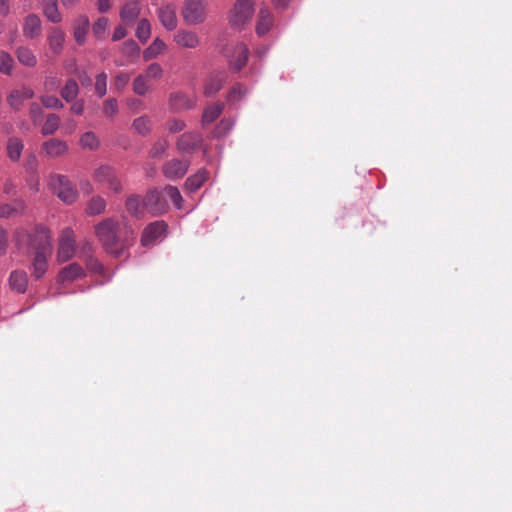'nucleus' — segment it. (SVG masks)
<instances>
[{"instance_id": "obj_31", "label": "nucleus", "mask_w": 512, "mask_h": 512, "mask_svg": "<svg viewBox=\"0 0 512 512\" xmlns=\"http://www.w3.org/2000/svg\"><path fill=\"white\" fill-rule=\"evenodd\" d=\"M24 143L20 138L11 137L7 142V154L12 161H18L21 157Z\"/></svg>"}, {"instance_id": "obj_22", "label": "nucleus", "mask_w": 512, "mask_h": 512, "mask_svg": "<svg viewBox=\"0 0 512 512\" xmlns=\"http://www.w3.org/2000/svg\"><path fill=\"white\" fill-rule=\"evenodd\" d=\"M273 26V17L271 12L266 8H261L258 14V20L256 25V33L259 36H263L269 32Z\"/></svg>"}, {"instance_id": "obj_36", "label": "nucleus", "mask_w": 512, "mask_h": 512, "mask_svg": "<svg viewBox=\"0 0 512 512\" xmlns=\"http://www.w3.org/2000/svg\"><path fill=\"white\" fill-rule=\"evenodd\" d=\"M79 86L77 82L70 79L66 82L65 86L61 90V96L66 102H71L78 96Z\"/></svg>"}, {"instance_id": "obj_57", "label": "nucleus", "mask_w": 512, "mask_h": 512, "mask_svg": "<svg viewBox=\"0 0 512 512\" xmlns=\"http://www.w3.org/2000/svg\"><path fill=\"white\" fill-rule=\"evenodd\" d=\"M126 35H127L126 29L123 26L119 25L115 28V30L113 32L112 40L119 41L122 38H124Z\"/></svg>"}, {"instance_id": "obj_9", "label": "nucleus", "mask_w": 512, "mask_h": 512, "mask_svg": "<svg viewBox=\"0 0 512 512\" xmlns=\"http://www.w3.org/2000/svg\"><path fill=\"white\" fill-rule=\"evenodd\" d=\"M144 205L152 216L162 215L167 212L168 204L157 189L149 190L144 197Z\"/></svg>"}, {"instance_id": "obj_34", "label": "nucleus", "mask_w": 512, "mask_h": 512, "mask_svg": "<svg viewBox=\"0 0 512 512\" xmlns=\"http://www.w3.org/2000/svg\"><path fill=\"white\" fill-rule=\"evenodd\" d=\"M149 79L146 78L143 74L138 75L133 81V91L135 94L139 96L146 95L149 91L152 90V86L149 83Z\"/></svg>"}, {"instance_id": "obj_5", "label": "nucleus", "mask_w": 512, "mask_h": 512, "mask_svg": "<svg viewBox=\"0 0 512 512\" xmlns=\"http://www.w3.org/2000/svg\"><path fill=\"white\" fill-rule=\"evenodd\" d=\"M49 187L61 201L66 204L74 203L78 198V191L73 187L70 180L60 174H52L48 181Z\"/></svg>"}, {"instance_id": "obj_7", "label": "nucleus", "mask_w": 512, "mask_h": 512, "mask_svg": "<svg viewBox=\"0 0 512 512\" xmlns=\"http://www.w3.org/2000/svg\"><path fill=\"white\" fill-rule=\"evenodd\" d=\"M93 177L95 181L107 185L108 189L114 193H120L123 190L120 179L110 166H100L94 171Z\"/></svg>"}, {"instance_id": "obj_1", "label": "nucleus", "mask_w": 512, "mask_h": 512, "mask_svg": "<svg viewBox=\"0 0 512 512\" xmlns=\"http://www.w3.org/2000/svg\"><path fill=\"white\" fill-rule=\"evenodd\" d=\"M94 232L103 249L114 257L123 256L134 244L136 235L128 223L123 222L121 226L112 217L105 218L96 224Z\"/></svg>"}, {"instance_id": "obj_39", "label": "nucleus", "mask_w": 512, "mask_h": 512, "mask_svg": "<svg viewBox=\"0 0 512 512\" xmlns=\"http://www.w3.org/2000/svg\"><path fill=\"white\" fill-rule=\"evenodd\" d=\"M134 130L140 135H147L151 131V120L147 116H141L133 121Z\"/></svg>"}, {"instance_id": "obj_40", "label": "nucleus", "mask_w": 512, "mask_h": 512, "mask_svg": "<svg viewBox=\"0 0 512 512\" xmlns=\"http://www.w3.org/2000/svg\"><path fill=\"white\" fill-rule=\"evenodd\" d=\"M80 145L83 149L95 150L99 146V140L93 132H86L80 138Z\"/></svg>"}, {"instance_id": "obj_55", "label": "nucleus", "mask_w": 512, "mask_h": 512, "mask_svg": "<svg viewBox=\"0 0 512 512\" xmlns=\"http://www.w3.org/2000/svg\"><path fill=\"white\" fill-rule=\"evenodd\" d=\"M86 267L89 271L97 274H102L104 270L103 265L97 259L92 257L87 260Z\"/></svg>"}, {"instance_id": "obj_8", "label": "nucleus", "mask_w": 512, "mask_h": 512, "mask_svg": "<svg viewBox=\"0 0 512 512\" xmlns=\"http://www.w3.org/2000/svg\"><path fill=\"white\" fill-rule=\"evenodd\" d=\"M224 55L229 58V63L235 71L241 70L248 59V49L242 43H236L227 46L223 50Z\"/></svg>"}, {"instance_id": "obj_59", "label": "nucleus", "mask_w": 512, "mask_h": 512, "mask_svg": "<svg viewBox=\"0 0 512 512\" xmlns=\"http://www.w3.org/2000/svg\"><path fill=\"white\" fill-rule=\"evenodd\" d=\"M97 7L101 13L108 11L110 9V0H98Z\"/></svg>"}, {"instance_id": "obj_61", "label": "nucleus", "mask_w": 512, "mask_h": 512, "mask_svg": "<svg viewBox=\"0 0 512 512\" xmlns=\"http://www.w3.org/2000/svg\"><path fill=\"white\" fill-rule=\"evenodd\" d=\"M83 109H84V105H83V102L82 101H78V102H75L72 106H71V111L75 114H82L83 112Z\"/></svg>"}, {"instance_id": "obj_51", "label": "nucleus", "mask_w": 512, "mask_h": 512, "mask_svg": "<svg viewBox=\"0 0 512 512\" xmlns=\"http://www.w3.org/2000/svg\"><path fill=\"white\" fill-rule=\"evenodd\" d=\"M118 112V102L115 98H109L103 103V114L113 117Z\"/></svg>"}, {"instance_id": "obj_16", "label": "nucleus", "mask_w": 512, "mask_h": 512, "mask_svg": "<svg viewBox=\"0 0 512 512\" xmlns=\"http://www.w3.org/2000/svg\"><path fill=\"white\" fill-rule=\"evenodd\" d=\"M44 154L49 158L61 157L68 152V145L65 141L52 138L42 144Z\"/></svg>"}, {"instance_id": "obj_13", "label": "nucleus", "mask_w": 512, "mask_h": 512, "mask_svg": "<svg viewBox=\"0 0 512 512\" xmlns=\"http://www.w3.org/2000/svg\"><path fill=\"white\" fill-rule=\"evenodd\" d=\"M34 95V91L31 88L22 86L20 88L13 89L7 95V103L13 110L19 111L22 108L24 102L33 98Z\"/></svg>"}, {"instance_id": "obj_11", "label": "nucleus", "mask_w": 512, "mask_h": 512, "mask_svg": "<svg viewBox=\"0 0 512 512\" xmlns=\"http://www.w3.org/2000/svg\"><path fill=\"white\" fill-rule=\"evenodd\" d=\"M157 16L161 25L168 31H173L177 28L178 19L176 14V5L173 3L163 4L157 10Z\"/></svg>"}, {"instance_id": "obj_38", "label": "nucleus", "mask_w": 512, "mask_h": 512, "mask_svg": "<svg viewBox=\"0 0 512 512\" xmlns=\"http://www.w3.org/2000/svg\"><path fill=\"white\" fill-rule=\"evenodd\" d=\"M163 192L171 199L176 209H182L184 200L177 187L167 185Z\"/></svg>"}, {"instance_id": "obj_17", "label": "nucleus", "mask_w": 512, "mask_h": 512, "mask_svg": "<svg viewBox=\"0 0 512 512\" xmlns=\"http://www.w3.org/2000/svg\"><path fill=\"white\" fill-rule=\"evenodd\" d=\"M84 275L85 272L79 264L71 263L59 271L58 282L61 284L72 283Z\"/></svg>"}, {"instance_id": "obj_10", "label": "nucleus", "mask_w": 512, "mask_h": 512, "mask_svg": "<svg viewBox=\"0 0 512 512\" xmlns=\"http://www.w3.org/2000/svg\"><path fill=\"white\" fill-rule=\"evenodd\" d=\"M174 43L183 49H196L201 44L199 35L188 29H179L173 35Z\"/></svg>"}, {"instance_id": "obj_53", "label": "nucleus", "mask_w": 512, "mask_h": 512, "mask_svg": "<svg viewBox=\"0 0 512 512\" xmlns=\"http://www.w3.org/2000/svg\"><path fill=\"white\" fill-rule=\"evenodd\" d=\"M168 148V142L166 140L157 141L152 149L150 150L151 157H160Z\"/></svg>"}, {"instance_id": "obj_60", "label": "nucleus", "mask_w": 512, "mask_h": 512, "mask_svg": "<svg viewBox=\"0 0 512 512\" xmlns=\"http://www.w3.org/2000/svg\"><path fill=\"white\" fill-rule=\"evenodd\" d=\"M9 11L10 7L8 0H0V15L7 16Z\"/></svg>"}, {"instance_id": "obj_41", "label": "nucleus", "mask_w": 512, "mask_h": 512, "mask_svg": "<svg viewBox=\"0 0 512 512\" xmlns=\"http://www.w3.org/2000/svg\"><path fill=\"white\" fill-rule=\"evenodd\" d=\"M151 35V25L147 19H141L136 29V37L141 42H146Z\"/></svg>"}, {"instance_id": "obj_62", "label": "nucleus", "mask_w": 512, "mask_h": 512, "mask_svg": "<svg viewBox=\"0 0 512 512\" xmlns=\"http://www.w3.org/2000/svg\"><path fill=\"white\" fill-rule=\"evenodd\" d=\"M6 248V234L3 229H0V253Z\"/></svg>"}, {"instance_id": "obj_21", "label": "nucleus", "mask_w": 512, "mask_h": 512, "mask_svg": "<svg viewBox=\"0 0 512 512\" xmlns=\"http://www.w3.org/2000/svg\"><path fill=\"white\" fill-rule=\"evenodd\" d=\"M126 209L128 213L136 218H142L147 212L144 205V198L140 199L138 195H131L126 200Z\"/></svg>"}, {"instance_id": "obj_28", "label": "nucleus", "mask_w": 512, "mask_h": 512, "mask_svg": "<svg viewBox=\"0 0 512 512\" xmlns=\"http://www.w3.org/2000/svg\"><path fill=\"white\" fill-rule=\"evenodd\" d=\"M170 106L175 110L191 109L195 106V100L182 93H175L170 96Z\"/></svg>"}, {"instance_id": "obj_33", "label": "nucleus", "mask_w": 512, "mask_h": 512, "mask_svg": "<svg viewBox=\"0 0 512 512\" xmlns=\"http://www.w3.org/2000/svg\"><path fill=\"white\" fill-rule=\"evenodd\" d=\"M223 109L224 105L222 103H215L206 107L202 115V123L204 125L212 123L220 116Z\"/></svg>"}, {"instance_id": "obj_54", "label": "nucleus", "mask_w": 512, "mask_h": 512, "mask_svg": "<svg viewBox=\"0 0 512 512\" xmlns=\"http://www.w3.org/2000/svg\"><path fill=\"white\" fill-rule=\"evenodd\" d=\"M166 128L171 133H177L185 128V123L180 119H171L166 123Z\"/></svg>"}, {"instance_id": "obj_52", "label": "nucleus", "mask_w": 512, "mask_h": 512, "mask_svg": "<svg viewBox=\"0 0 512 512\" xmlns=\"http://www.w3.org/2000/svg\"><path fill=\"white\" fill-rule=\"evenodd\" d=\"M29 115L34 124L40 122L43 115L41 106L36 102L31 103L29 106Z\"/></svg>"}, {"instance_id": "obj_58", "label": "nucleus", "mask_w": 512, "mask_h": 512, "mask_svg": "<svg viewBox=\"0 0 512 512\" xmlns=\"http://www.w3.org/2000/svg\"><path fill=\"white\" fill-rule=\"evenodd\" d=\"M36 166H37V158H36V156L33 155V154L29 155L27 160H26V168L28 170L34 171L36 169Z\"/></svg>"}, {"instance_id": "obj_45", "label": "nucleus", "mask_w": 512, "mask_h": 512, "mask_svg": "<svg viewBox=\"0 0 512 512\" xmlns=\"http://www.w3.org/2000/svg\"><path fill=\"white\" fill-rule=\"evenodd\" d=\"M234 126V121L232 119H223L214 129L215 137H223L226 135Z\"/></svg>"}, {"instance_id": "obj_27", "label": "nucleus", "mask_w": 512, "mask_h": 512, "mask_svg": "<svg viewBox=\"0 0 512 512\" xmlns=\"http://www.w3.org/2000/svg\"><path fill=\"white\" fill-rule=\"evenodd\" d=\"M226 80V76L224 73H218L210 76L204 86V94L206 96L215 95L223 86Z\"/></svg>"}, {"instance_id": "obj_29", "label": "nucleus", "mask_w": 512, "mask_h": 512, "mask_svg": "<svg viewBox=\"0 0 512 512\" xmlns=\"http://www.w3.org/2000/svg\"><path fill=\"white\" fill-rule=\"evenodd\" d=\"M167 46L160 38H155L153 42L144 50L143 58L145 61L157 58L160 54L165 52Z\"/></svg>"}, {"instance_id": "obj_14", "label": "nucleus", "mask_w": 512, "mask_h": 512, "mask_svg": "<svg viewBox=\"0 0 512 512\" xmlns=\"http://www.w3.org/2000/svg\"><path fill=\"white\" fill-rule=\"evenodd\" d=\"M189 165L187 160L173 159L164 164L163 174L171 180L182 178L186 174Z\"/></svg>"}, {"instance_id": "obj_2", "label": "nucleus", "mask_w": 512, "mask_h": 512, "mask_svg": "<svg viewBox=\"0 0 512 512\" xmlns=\"http://www.w3.org/2000/svg\"><path fill=\"white\" fill-rule=\"evenodd\" d=\"M16 240L19 246H25L35 250L31 262L32 274L35 279H41L48 270V258L52 253L50 230L38 225L32 232L17 231Z\"/></svg>"}, {"instance_id": "obj_35", "label": "nucleus", "mask_w": 512, "mask_h": 512, "mask_svg": "<svg viewBox=\"0 0 512 512\" xmlns=\"http://www.w3.org/2000/svg\"><path fill=\"white\" fill-rule=\"evenodd\" d=\"M60 126V118L56 114H49L46 117L41 133L44 136L53 135Z\"/></svg>"}, {"instance_id": "obj_48", "label": "nucleus", "mask_w": 512, "mask_h": 512, "mask_svg": "<svg viewBox=\"0 0 512 512\" xmlns=\"http://www.w3.org/2000/svg\"><path fill=\"white\" fill-rule=\"evenodd\" d=\"M43 13L48 18V20L53 23H58L62 19V16L58 10L57 3L43 8Z\"/></svg>"}, {"instance_id": "obj_63", "label": "nucleus", "mask_w": 512, "mask_h": 512, "mask_svg": "<svg viewBox=\"0 0 512 512\" xmlns=\"http://www.w3.org/2000/svg\"><path fill=\"white\" fill-rule=\"evenodd\" d=\"M291 0H273V3L276 7L285 8L288 6Z\"/></svg>"}, {"instance_id": "obj_32", "label": "nucleus", "mask_w": 512, "mask_h": 512, "mask_svg": "<svg viewBox=\"0 0 512 512\" xmlns=\"http://www.w3.org/2000/svg\"><path fill=\"white\" fill-rule=\"evenodd\" d=\"M207 177V172L205 170H200L196 174L186 179L185 188L190 192H194L203 185V183L207 180Z\"/></svg>"}, {"instance_id": "obj_43", "label": "nucleus", "mask_w": 512, "mask_h": 512, "mask_svg": "<svg viewBox=\"0 0 512 512\" xmlns=\"http://www.w3.org/2000/svg\"><path fill=\"white\" fill-rule=\"evenodd\" d=\"M163 73L162 66L157 62H153L146 68L143 75L149 80H158L163 76Z\"/></svg>"}, {"instance_id": "obj_37", "label": "nucleus", "mask_w": 512, "mask_h": 512, "mask_svg": "<svg viewBox=\"0 0 512 512\" xmlns=\"http://www.w3.org/2000/svg\"><path fill=\"white\" fill-rule=\"evenodd\" d=\"M25 209V203L22 200H16L13 204L0 205V217H10L15 213H21Z\"/></svg>"}, {"instance_id": "obj_23", "label": "nucleus", "mask_w": 512, "mask_h": 512, "mask_svg": "<svg viewBox=\"0 0 512 512\" xmlns=\"http://www.w3.org/2000/svg\"><path fill=\"white\" fill-rule=\"evenodd\" d=\"M90 26L89 19L86 16H79L74 21V38L75 41L82 45L86 40V35L88 33Z\"/></svg>"}, {"instance_id": "obj_49", "label": "nucleus", "mask_w": 512, "mask_h": 512, "mask_svg": "<svg viewBox=\"0 0 512 512\" xmlns=\"http://www.w3.org/2000/svg\"><path fill=\"white\" fill-rule=\"evenodd\" d=\"M129 81H130V75L128 73H126V72L118 73L113 80L114 89L118 92H122L124 90V88L126 87V85L129 83Z\"/></svg>"}, {"instance_id": "obj_20", "label": "nucleus", "mask_w": 512, "mask_h": 512, "mask_svg": "<svg viewBox=\"0 0 512 512\" xmlns=\"http://www.w3.org/2000/svg\"><path fill=\"white\" fill-rule=\"evenodd\" d=\"M140 11L139 0H130L123 6L120 17L125 23L130 24L139 17Z\"/></svg>"}, {"instance_id": "obj_3", "label": "nucleus", "mask_w": 512, "mask_h": 512, "mask_svg": "<svg viewBox=\"0 0 512 512\" xmlns=\"http://www.w3.org/2000/svg\"><path fill=\"white\" fill-rule=\"evenodd\" d=\"M254 0H236L229 13V24L236 30L243 29L254 15Z\"/></svg>"}, {"instance_id": "obj_6", "label": "nucleus", "mask_w": 512, "mask_h": 512, "mask_svg": "<svg viewBox=\"0 0 512 512\" xmlns=\"http://www.w3.org/2000/svg\"><path fill=\"white\" fill-rule=\"evenodd\" d=\"M75 254V234L72 228L63 229L59 238L57 260L60 263L69 261Z\"/></svg>"}, {"instance_id": "obj_25", "label": "nucleus", "mask_w": 512, "mask_h": 512, "mask_svg": "<svg viewBox=\"0 0 512 512\" xmlns=\"http://www.w3.org/2000/svg\"><path fill=\"white\" fill-rule=\"evenodd\" d=\"M17 60L22 65L33 68L37 65V57L34 51L27 46H19L15 51Z\"/></svg>"}, {"instance_id": "obj_15", "label": "nucleus", "mask_w": 512, "mask_h": 512, "mask_svg": "<svg viewBox=\"0 0 512 512\" xmlns=\"http://www.w3.org/2000/svg\"><path fill=\"white\" fill-rule=\"evenodd\" d=\"M122 59L116 60V66H127L133 63L140 54V47L134 40H127L121 47Z\"/></svg>"}, {"instance_id": "obj_64", "label": "nucleus", "mask_w": 512, "mask_h": 512, "mask_svg": "<svg viewBox=\"0 0 512 512\" xmlns=\"http://www.w3.org/2000/svg\"><path fill=\"white\" fill-rule=\"evenodd\" d=\"M82 191H83L84 193H87V194L92 193V191H93V187H92L91 183H89V182L84 183V184L82 185Z\"/></svg>"}, {"instance_id": "obj_30", "label": "nucleus", "mask_w": 512, "mask_h": 512, "mask_svg": "<svg viewBox=\"0 0 512 512\" xmlns=\"http://www.w3.org/2000/svg\"><path fill=\"white\" fill-rule=\"evenodd\" d=\"M106 200L99 196H93L87 203L86 214L89 216H96L104 213L106 209Z\"/></svg>"}, {"instance_id": "obj_26", "label": "nucleus", "mask_w": 512, "mask_h": 512, "mask_svg": "<svg viewBox=\"0 0 512 512\" xmlns=\"http://www.w3.org/2000/svg\"><path fill=\"white\" fill-rule=\"evenodd\" d=\"M47 40L49 47L54 54H60L62 52L65 42V34L61 29H52Z\"/></svg>"}, {"instance_id": "obj_24", "label": "nucleus", "mask_w": 512, "mask_h": 512, "mask_svg": "<svg viewBox=\"0 0 512 512\" xmlns=\"http://www.w3.org/2000/svg\"><path fill=\"white\" fill-rule=\"evenodd\" d=\"M10 288L18 293H24L28 285V277L26 272L16 270L9 277Z\"/></svg>"}, {"instance_id": "obj_47", "label": "nucleus", "mask_w": 512, "mask_h": 512, "mask_svg": "<svg viewBox=\"0 0 512 512\" xmlns=\"http://www.w3.org/2000/svg\"><path fill=\"white\" fill-rule=\"evenodd\" d=\"M246 93H247L246 87H244L241 84H236L230 90L227 99L229 102L235 103V102L241 100L246 95Z\"/></svg>"}, {"instance_id": "obj_12", "label": "nucleus", "mask_w": 512, "mask_h": 512, "mask_svg": "<svg viewBox=\"0 0 512 512\" xmlns=\"http://www.w3.org/2000/svg\"><path fill=\"white\" fill-rule=\"evenodd\" d=\"M167 230V224L164 221H155L147 225L142 233L141 244L148 246L160 237H162Z\"/></svg>"}, {"instance_id": "obj_46", "label": "nucleus", "mask_w": 512, "mask_h": 512, "mask_svg": "<svg viewBox=\"0 0 512 512\" xmlns=\"http://www.w3.org/2000/svg\"><path fill=\"white\" fill-rule=\"evenodd\" d=\"M109 21L105 17L99 18L93 25V34L98 39H103L108 28Z\"/></svg>"}, {"instance_id": "obj_44", "label": "nucleus", "mask_w": 512, "mask_h": 512, "mask_svg": "<svg viewBox=\"0 0 512 512\" xmlns=\"http://www.w3.org/2000/svg\"><path fill=\"white\" fill-rule=\"evenodd\" d=\"M95 92L99 97H104L107 93V74L101 72L95 79Z\"/></svg>"}, {"instance_id": "obj_56", "label": "nucleus", "mask_w": 512, "mask_h": 512, "mask_svg": "<svg viewBox=\"0 0 512 512\" xmlns=\"http://www.w3.org/2000/svg\"><path fill=\"white\" fill-rule=\"evenodd\" d=\"M58 85V80L55 77H48L44 81V87L46 91H54L57 89Z\"/></svg>"}, {"instance_id": "obj_4", "label": "nucleus", "mask_w": 512, "mask_h": 512, "mask_svg": "<svg viewBox=\"0 0 512 512\" xmlns=\"http://www.w3.org/2000/svg\"><path fill=\"white\" fill-rule=\"evenodd\" d=\"M207 0H184L181 10L183 21L187 25H199L207 18Z\"/></svg>"}, {"instance_id": "obj_18", "label": "nucleus", "mask_w": 512, "mask_h": 512, "mask_svg": "<svg viewBox=\"0 0 512 512\" xmlns=\"http://www.w3.org/2000/svg\"><path fill=\"white\" fill-rule=\"evenodd\" d=\"M41 20L36 14H29L23 23V36L28 39H35L41 35Z\"/></svg>"}, {"instance_id": "obj_19", "label": "nucleus", "mask_w": 512, "mask_h": 512, "mask_svg": "<svg viewBox=\"0 0 512 512\" xmlns=\"http://www.w3.org/2000/svg\"><path fill=\"white\" fill-rule=\"evenodd\" d=\"M202 142V137L198 133L188 132L182 134L177 141V148L181 152H190L196 149Z\"/></svg>"}, {"instance_id": "obj_50", "label": "nucleus", "mask_w": 512, "mask_h": 512, "mask_svg": "<svg viewBox=\"0 0 512 512\" xmlns=\"http://www.w3.org/2000/svg\"><path fill=\"white\" fill-rule=\"evenodd\" d=\"M40 100L41 103L49 109H61L64 106L62 101L56 96L43 95Z\"/></svg>"}, {"instance_id": "obj_42", "label": "nucleus", "mask_w": 512, "mask_h": 512, "mask_svg": "<svg viewBox=\"0 0 512 512\" xmlns=\"http://www.w3.org/2000/svg\"><path fill=\"white\" fill-rule=\"evenodd\" d=\"M14 66V60L12 56L4 51L0 52V73L5 75H11Z\"/></svg>"}]
</instances>
